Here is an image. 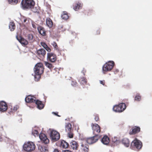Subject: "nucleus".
Instances as JSON below:
<instances>
[{"mask_svg":"<svg viewBox=\"0 0 152 152\" xmlns=\"http://www.w3.org/2000/svg\"><path fill=\"white\" fill-rule=\"evenodd\" d=\"M44 69L43 64L42 63H38L35 65L34 69L35 81H38L41 78V75L43 72Z\"/></svg>","mask_w":152,"mask_h":152,"instance_id":"nucleus-1","label":"nucleus"},{"mask_svg":"<svg viewBox=\"0 0 152 152\" xmlns=\"http://www.w3.org/2000/svg\"><path fill=\"white\" fill-rule=\"evenodd\" d=\"M21 4L23 8L29 9L33 7L35 3L33 0H23Z\"/></svg>","mask_w":152,"mask_h":152,"instance_id":"nucleus-2","label":"nucleus"},{"mask_svg":"<svg viewBox=\"0 0 152 152\" xmlns=\"http://www.w3.org/2000/svg\"><path fill=\"white\" fill-rule=\"evenodd\" d=\"M114 62L112 61H109L105 63L102 67V70L104 73L105 72L109 71L113 68Z\"/></svg>","mask_w":152,"mask_h":152,"instance_id":"nucleus-3","label":"nucleus"},{"mask_svg":"<svg viewBox=\"0 0 152 152\" xmlns=\"http://www.w3.org/2000/svg\"><path fill=\"white\" fill-rule=\"evenodd\" d=\"M24 149L27 151L31 152L34 150L35 145L32 142H28L24 144L23 145Z\"/></svg>","mask_w":152,"mask_h":152,"instance_id":"nucleus-4","label":"nucleus"},{"mask_svg":"<svg viewBox=\"0 0 152 152\" xmlns=\"http://www.w3.org/2000/svg\"><path fill=\"white\" fill-rule=\"evenodd\" d=\"M126 108V104L124 103H122L115 106L113 107V110L116 112H121L124 111Z\"/></svg>","mask_w":152,"mask_h":152,"instance_id":"nucleus-5","label":"nucleus"},{"mask_svg":"<svg viewBox=\"0 0 152 152\" xmlns=\"http://www.w3.org/2000/svg\"><path fill=\"white\" fill-rule=\"evenodd\" d=\"M142 146V142L140 140L135 139L132 142L130 147L132 149L136 148L138 149H140Z\"/></svg>","mask_w":152,"mask_h":152,"instance_id":"nucleus-6","label":"nucleus"},{"mask_svg":"<svg viewBox=\"0 0 152 152\" xmlns=\"http://www.w3.org/2000/svg\"><path fill=\"white\" fill-rule=\"evenodd\" d=\"M65 130L67 133L68 137L70 138L73 137V130L72 129V126L71 124L69 123L66 124L65 126Z\"/></svg>","mask_w":152,"mask_h":152,"instance_id":"nucleus-7","label":"nucleus"},{"mask_svg":"<svg viewBox=\"0 0 152 152\" xmlns=\"http://www.w3.org/2000/svg\"><path fill=\"white\" fill-rule=\"evenodd\" d=\"M100 138V135H95L93 137L87 138L86 141L88 144H92L96 142Z\"/></svg>","mask_w":152,"mask_h":152,"instance_id":"nucleus-8","label":"nucleus"},{"mask_svg":"<svg viewBox=\"0 0 152 152\" xmlns=\"http://www.w3.org/2000/svg\"><path fill=\"white\" fill-rule=\"evenodd\" d=\"M93 132L95 135H98V134L100 132L101 129L100 126L97 124L92 123L91 124Z\"/></svg>","mask_w":152,"mask_h":152,"instance_id":"nucleus-9","label":"nucleus"},{"mask_svg":"<svg viewBox=\"0 0 152 152\" xmlns=\"http://www.w3.org/2000/svg\"><path fill=\"white\" fill-rule=\"evenodd\" d=\"M50 137L53 141H56L59 139L60 135L57 132L53 130L50 133Z\"/></svg>","mask_w":152,"mask_h":152,"instance_id":"nucleus-10","label":"nucleus"},{"mask_svg":"<svg viewBox=\"0 0 152 152\" xmlns=\"http://www.w3.org/2000/svg\"><path fill=\"white\" fill-rule=\"evenodd\" d=\"M80 144V149L82 152H89V146L85 142H83Z\"/></svg>","mask_w":152,"mask_h":152,"instance_id":"nucleus-11","label":"nucleus"},{"mask_svg":"<svg viewBox=\"0 0 152 152\" xmlns=\"http://www.w3.org/2000/svg\"><path fill=\"white\" fill-rule=\"evenodd\" d=\"M39 137L42 142L45 144H47L49 142V140L46 135L42 133L39 134Z\"/></svg>","mask_w":152,"mask_h":152,"instance_id":"nucleus-12","label":"nucleus"},{"mask_svg":"<svg viewBox=\"0 0 152 152\" xmlns=\"http://www.w3.org/2000/svg\"><path fill=\"white\" fill-rule=\"evenodd\" d=\"M140 130V128L139 127L134 126L130 130L129 134L130 135L134 134L139 132Z\"/></svg>","mask_w":152,"mask_h":152,"instance_id":"nucleus-13","label":"nucleus"},{"mask_svg":"<svg viewBox=\"0 0 152 152\" xmlns=\"http://www.w3.org/2000/svg\"><path fill=\"white\" fill-rule=\"evenodd\" d=\"M47 58L51 62H54L56 60V56L52 53H48Z\"/></svg>","mask_w":152,"mask_h":152,"instance_id":"nucleus-14","label":"nucleus"},{"mask_svg":"<svg viewBox=\"0 0 152 152\" xmlns=\"http://www.w3.org/2000/svg\"><path fill=\"white\" fill-rule=\"evenodd\" d=\"M16 38L19 42L23 45H26L28 43V41L26 40L20 36L17 35L16 36Z\"/></svg>","mask_w":152,"mask_h":152,"instance_id":"nucleus-15","label":"nucleus"},{"mask_svg":"<svg viewBox=\"0 0 152 152\" xmlns=\"http://www.w3.org/2000/svg\"><path fill=\"white\" fill-rule=\"evenodd\" d=\"M7 109V105L6 103L3 101L0 102V111L5 112Z\"/></svg>","mask_w":152,"mask_h":152,"instance_id":"nucleus-16","label":"nucleus"},{"mask_svg":"<svg viewBox=\"0 0 152 152\" xmlns=\"http://www.w3.org/2000/svg\"><path fill=\"white\" fill-rule=\"evenodd\" d=\"M25 100L27 103H35L36 98L34 97L29 95L25 98Z\"/></svg>","mask_w":152,"mask_h":152,"instance_id":"nucleus-17","label":"nucleus"},{"mask_svg":"<svg viewBox=\"0 0 152 152\" xmlns=\"http://www.w3.org/2000/svg\"><path fill=\"white\" fill-rule=\"evenodd\" d=\"M70 144L71 148L73 150L76 151L77 150L78 145L77 142L72 140L70 142Z\"/></svg>","mask_w":152,"mask_h":152,"instance_id":"nucleus-18","label":"nucleus"},{"mask_svg":"<svg viewBox=\"0 0 152 152\" xmlns=\"http://www.w3.org/2000/svg\"><path fill=\"white\" fill-rule=\"evenodd\" d=\"M46 52L43 49H41L37 51V54L40 57H44L46 55Z\"/></svg>","mask_w":152,"mask_h":152,"instance_id":"nucleus-19","label":"nucleus"},{"mask_svg":"<svg viewBox=\"0 0 152 152\" xmlns=\"http://www.w3.org/2000/svg\"><path fill=\"white\" fill-rule=\"evenodd\" d=\"M37 29L39 34L42 35L43 36L46 35V31L43 27L39 26L37 28Z\"/></svg>","mask_w":152,"mask_h":152,"instance_id":"nucleus-20","label":"nucleus"},{"mask_svg":"<svg viewBox=\"0 0 152 152\" xmlns=\"http://www.w3.org/2000/svg\"><path fill=\"white\" fill-rule=\"evenodd\" d=\"M101 142L104 145H107L109 142V139L107 136L105 135L102 139Z\"/></svg>","mask_w":152,"mask_h":152,"instance_id":"nucleus-21","label":"nucleus"},{"mask_svg":"<svg viewBox=\"0 0 152 152\" xmlns=\"http://www.w3.org/2000/svg\"><path fill=\"white\" fill-rule=\"evenodd\" d=\"M46 24L47 26L50 28L52 27L53 25V23L50 18H48L46 20Z\"/></svg>","mask_w":152,"mask_h":152,"instance_id":"nucleus-22","label":"nucleus"},{"mask_svg":"<svg viewBox=\"0 0 152 152\" xmlns=\"http://www.w3.org/2000/svg\"><path fill=\"white\" fill-rule=\"evenodd\" d=\"M38 149L41 152H45L48 151L47 147L41 145H38Z\"/></svg>","mask_w":152,"mask_h":152,"instance_id":"nucleus-23","label":"nucleus"},{"mask_svg":"<svg viewBox=\"0 0 152 152\" xmlns=\"http://www.w3.org/2000/svg\"><path fill=\"white\" fill-rule=\"evenodd\" d=\"M35 103L37 105V108L38 109H41L43 108L44 105L41 101L39 100H37L35 102Z\"/></svg>","mask_w":152,"mask_h":152,"instance_id":"nucleus-24","label":"nucleus"},{"mask_svg":"<svg viewBox=\"0 0 152 152\" xmlns=\"http://www.w3.org/2000/svg\"><path fill=\"white\" fill-rule=\"evenodd\" d=\"M69 145L68 143L64 140L62 141L60 144V147L63 148H67Z\"/></svg>","mask_w":152,"mask_h":152,"instance_id":"nucleus-25","label":"nucleus"},{"mask_svg":"<svg viewBox=\"0 0 152 152\" xmlns=\"http://www.w3.org/2000/svg\"><path fill=\"white\" fill-rule=\"evenodd\" d=\"M122 142L123 144L126 147H128L129 145V141L127 138H124L122 140Z\"/></svg>","mask_w":152,"mask_h":152,"instance_id":"nucleus-26","label":"nucleus"},{"mask_svg":"<svg viewBox=\"0 0 152 152\" xmlns=\"http://www.w3.org/2000/svg\"><path fill=\"white\" fill-rule=\"evenodd\" d=\"M69 17L68 14L66 12H64L61 15V18L64 20H67Z\"/></svg>","mask_w":152,"mask_h":152,"instance_id":"nucleus-27","label":"nucleus"},{"mask_svg":"<svg viewBox=\"0 0 152 152\" xmlns=\"http://www.w3.org/2000/svg\"><path fill=\"white\" fill-rule=\"evenodd\" d=\"M81 7L80 3H77L75 4L73 7V9L75 11L78 10Z\"/></svg>","mask_w":152,"mask_h":152,"instance_id":"nucleus-28","label":"nucleus"},{"mask_svg":"<svg viewBox=\"0 0 152 152\" xmlns=\"http://www.w3.org/2000/svg\"><path fill=\"white\" fill-rule=\"evenodd\" d=\"M9 27L11 31H13L15 27V24L12 22H10L9 25Z\"/></svg>","mask_w":152,"mask_h":152,"instance_id":"nucleus-29","label":"nucleus"},{"mask_svg":"<svg viewBox=\"0 0 152 152\" xmlns=\"http://www.w3.org/2000/svg\"><path fill=\"white\" fill-rule=\"evenodd\" d=\"M19 107L17 105H16L15 106H11L10 110L11 112L14 113L17 111V109Z\"/></svg>","mask_w":152,"mask_h":152,"instance_id":"nucleus-30","label":"nucleus"},{"mask_svg":"<svg viewBox=\"0 0 152 152\" xmlns=\"http://www.w3.org/2000/svg\"><path fill=\"white\" fill-rule=\"evenodd\" d=\"M79 82L81 84H82L83 85L86 84L87 83L86 79L85 77H84L81 78Z\"/></svg>","mask_w":152,"mask_h":152,"instance_id":"nucleus-31","label":"nucleus"},{"mask_svg":"<svg viewBox=\"0 0 152 152\" xmlns=\"http://www.w3.org/2000/svg\"><path fill=\"white\" fill-rule=\"evenodd\" d=\"M45 65L50 70H51V69H52L53 67V66L52 64L47 62H45Z\"/></svg>","mask_w":152,"mask_h":152,"instance_id":"nucleus-32","label":"nucleus"},{"mask_svg":"<svg viewBox=\"0 0 152 152\" xmlns=\"http://www.w3.org/2000/svg\"><path fill=\"white\" fill-rule=\"evenodd\" d=\"M27 38L29 41L31 42H32L33 38V34H28L27 36Z\"/></svg>","mask_w":152,"mask_h":152,"instance_id":"nucleus-33","label":"nucleus"},{"mask_svg":"<svg viewBox=\"0 0 152 152\" xmlns=\"http://www.w3.org/2000/svg\"><path fill=\"white\" fill-rule=\"evenodd\" d=\"M141 99V97L139 94L137 95L134 98V100L137 101H139Z\"/></svg>","mask_w":152,"mask_h":152,"instance_id":"nucleus-34","label":"nucleus"},{"mask_svg":"<svg viewBox=\"0 0 152 152\" xmlns=\"http://www.w3.org/2000/svg\"><path fill=\"white\" fill-rule=\"evenodd\" d=\"M9 3H12V4H16L18 2V0H8Z\"/></svg>","mask_w":152,"mask_h":152,"instance_id":"nucleus-35","label":"nucleus"},{"mask_svg":"<svg viewBox=\"0 0 152 152\" xmlns=\"http://www.w3.org/2000/svg\"><path fill=\"white\" fill-rule=\"evenodd\" d=\"M33 134L35 136H38L39 135V132L37 130H34L32 132Z\"/></svg>","mask_w":152,"mask_h":152,"instance_id":"nucleus-36","label":"nucleus"},{"mask_svg":"<svg viewBox=\"0 0 152 152\" xmlns=\"http://www.w3.org/2000/svg\"><path fill=\"white\" fill-rule=\"evenodd\" d=\"M52 45L56 49H57L58 45L56 42H53V43H52Z\"/></svg>","mask_w":152,"mask_h":152,"instance_id":"nucleus-37","label":"nucleus"},{"mask_svg":"<svg viewBox=\"0 0 152 152\" xmlns=\"http://www.w3.org/2000/svg\"><path fill=\"white\" fill-rule=\"evenodd\" d=\"M41 45L43 47L45 48L47 47V45L46 44L43 42H42L41 43Z\"/></svg>","mask_w":152,"mask_h":152,"instance_id":"nucleus-38","label":"nucleus"},{"mask_svg":"<svg viewBox=\"0 0 152 152\" xmlns=\"http://www.w3.org/2000/svg\"><path fill=\"white\" fill-rule=\"evenodd\" d=\"M94 119L96 121H97L99 120V116L98 115H96L95 116Z\"/></svg>","mask_w":152,"mask_h":152,"instance_id":"nucleus-39","label":"nucleus"},{"mask_svg":"<svg viewBox=\"0 0 152 152\" xmlns=\"http://www.w3.org/2000/svg\"><path fill=\"white\" fill-rule=\"evenodd\" d=\"M77 83L75 81H72L71 85L72 86H76L77 85Z\"/></svg>","mask_w":152,"mask_h":152,"instance_id":"nucleus-40","label":"nucleus"},{"mask_svg":"<svg viewBox=\"0 0 152 152\" xmlns=\"http://www.w3.org/2000/svg\"><path fill=\"white\" fill-rule=\"evenodd\" d=\"M100 84L104 86L105 85V82L104 80H100Z\"/></svg>","mask_w":152,"mask_h":152,"instance_id":"nucleus-41","label":"nucleus"},{"mask_svg":"<svg viewBox=\"0 0 152 152\" xmlns=\"http://www.w3.org/2000/svg\"><path fill=\"white\" fill-rule=\"evenodd\" d=\"M45 48L48 52H50L51 49L48 47V46H47V47H46Z\"/></svg>","mask_w":152,"mask_h":152,"instance_id":"nucleus-42","label":"nucleus"},{"mask_svg":"<svg viewBox=\"0 0 152 152\" xmlns=\"http://www.w3.org/2000/svg\"><path fill=\"white\" fill-rule=\"evenodd\" d=\"M32 27L34 28H36V24L35 23H32Z\"/></svg>","mask_w":152,"mask_h":152,"instance_id":"nucleus-43","label":"nucleus"},{"mask_svg":"<svg viewBox=\"0 0 152 152\" xmlns=\"http://www.w3.org/2000/svg\"><path fill=\"white\" fill-rule=\"evenodd\" d=\"M63 152H72V151L69 150H65L63 151Z\"/></svg>","mask_w":152,"mask_h":152,"instance_id":"nucleus-44","label":"nucleus"},{"mask_svg":"<svg viewBox=\"0 0 152 152\" xmlns=\"http://www.w3.org/2000/svg\"><path fill=\"white\" fill-rule=\"evenodd\" d=\"M53 152H59V151L58 149H55Z\"/></svg>","mask_w":152,"mask_h":152,"instance_id":"nucleus-45","label":"nucleus"},{"mask_svg":"<svg viewBox=\"0 0 152 152\" xmlns=\"http://www.w3.org/2000/svg\"><path fill=\"white\" fill-rule=\"evenodd\" d=\"M100 34V31H97L96 32V34Z\"/></svg>","mask_w":152,"mask_h":152,"instance_id":"nucleus-46","label":"nucleus"},{"mask_svg":"<svg viewBox=\"0 0 152 152\" xmlns=\"http://www.w3.org/2000/svg\"><path fill=\"white\" fill-rule=\"evenodd\" d=\"M26 21H27V19L26 18L24 19L23 20V22L24 23H25L26 22Z\"/></svg>","mask_w":152,"mask_h":152,"instance_id":"nucleus-47","label":"nucleus"},{"mask_svg":"<svg viewBox=\"0 0 152 152\" xmlns=\"http://www.w3.org/2000/svg\"><path fill=\"white\" fill-rule=\"evenodd\" d=\"M54 113V114L55 115H57L58 116V113Z\"/></svg>","mask_w":152,"mask_h":152,"instance_id":"nucleus-48","label":"nucleus"}]
</instances>
